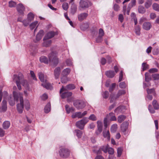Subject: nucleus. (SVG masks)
I'll list each match as a JSON object with an SVG mask.
<instances>
[{"instance_id": "41", "label": "nucleus", "mask_w": 159, "mask_h": 159, "mask_svg": "<svg viewBox=\"0 0 159 159\" xmlns=\"http://www.w3.org/2000/svg\"><path fill=\"white\" fill-rule=\"evenodd\" d=\"M38 24V22L37 21H35L34 22L31 23L30 25V29L32 30L34 29L35 27L37 26Z\"/></svg>"}, {"instance_id": "28", "label": "nucleus", "mask_w": 159, "mask_h": 159, "mask_svg": "<svg viewBox=\"0 0 159 159\" xmlns=\"http://www.w3.org/2000/svg\"><path fill=\"white\" fill-rule=\"evenodd\" d=\"M39 60L41 62L44 63L45 64H48V61L47 57L44 56H42L40 57Z\"/></svg>"}, {"instance_id": "1", "label": "nucleus", "mask_w": 159, "mask_h": 159, "mask_svg": "<svg viewBox=\"0 0 159 159\" xmlns=\"http://www.w3.org/2000/svg\"><path fill=\"white\" fill-rule=\"evenodd\" d=\"M13 79L16 83L19 90L21 89V84L26 88H28V83L26 80L24 79L23 76L21 73H19L18 75H14Z\"/></svg>"}, {"instance_id": "56", "label": "nucleus", "mask_w": 159, "mask_h": 159, "mask_svg": "<svg viewBox=\"0 0 159 159\" xmlns=\"http://www.w3.org/2000/svg\"><path fill=\"white\" fill-rule=\"evenodd\" d=\"M9 7H15L16 5V3L15 2L11 1L9 2Z\"/></svg>"}, {"instance_id": "36", "label": "nucleus", "mask_w": 159, "mask_h": 159, "mask_svg": "<svg viewBox=\"0 0 159 159\" xmlns=\"http://www.w3.org/2000/svg\"><path fill=\"white\" fill-rule=\"evenodd\" d=\"M43 40L44 41V42L43 43V45L45 47H47L49 46L52 43V41L51 40Z\"/></svg>"}, {"instance_id": "48", "label": "nucleus", "mask_w": 159, "mask_h": 159, "mask_svg": "<svg viewBox=\"0 0 159 159\" xmlns=\"http://www.w3.org/2000/svg\"><path fill=\"white\" fill-rule=\"evenodd\" d=\"M68 81V79L66 76H63L61 78V82L62 83H66Z\"/></svg>"}, {"instance_id": "25", "label": "nucleus", "mask_w": 159, "mask_h": 159, "mask_svg": "<svg viewBox=\"0 0 159 159\" xmlns=\"http://www.w3.org/2000/svg\"><path fill=\"white\" fill-rule=\"evenodd\" d=\"M103 135L104 138H106L108 140L110 139V134L109 130H104L103 132Z\"/></svg>"}, {"instance_id": "55", "label": "nucleus", "mask_w": 159, "mask_h": 159, "mask_svg": "<svg viewBox=\"0 0 159 159\" xmlns=\"http://www.w3.org/2000/svg\"><path fill=\"white\" fill-rule=\"evenodd\" d=\"M62 7L65 10H67L68 8V4L67 2H64L62 5Z\"/></svg>"}, {"instance_id": "45", "label": "nucleus", "mask_w": 159, "mask_h": 159, "mask_svg": "<svg viewBox=\"0 0 159 159\" xmlns=\"http://www.w3.org/2000/svg\"><path fill=\"white\" fill-rule=\"evenodd\" d=\"M75 132L76 133V135L78 138L81 137L82 134V132L79 129H76L75 130Z\"/></svg>"}, {"instance_id": "47", "label": "nucleus", "mask_w": 159, "mask_h": 159, "mask_svg": "<svg viewBox=\"0 0 159 159\" xmlns=\"http://www.w3.org/2000/svg\"><path fill=\"white\" fill-rule=\"evenodd\" d=\"M142 70H144L149 68V66L146 63H143L142 64Z\"/></svg>"}, {"instance_id": "46", "label": "nucleus", "mask_w": 159, "mask_h": 159, "mask_svg": "<svg viewBox=\"0 0 159 159\" xmlns=\"http://www.w3.org/2000/svg\"><path fill=\"white\" fill-rule=\"evenodd\" d=\"M147 91L148 94L153 93L154 96H155L156 93L155 92L154 89H147Z\"/></svg>"}, {"instance_id": "43", "label": "nucleus", "mask_w": 159, "mask_h": 159, "mask_svg": "<svg viewBox=\"0 0 159 159\" xmlns=\"http://www.w3.org/2000/svg\"><path fill=\"white\" fill-rule=\"evenodd\" d=\"M135 32L138 35H139L140 34V28L139 25L136 26L135 28Z\"/></svg>"}, {"instance_id": "54", "label": "nucleus", "mask_w": 159, "mask_h": 159, "mask_svg": "<svg viewBox=\"0 0 159 159\" xmlns=\"http://www.w3.org/2000/svg\"><path fill=\"white\" fill-rule=\"evenodd\" d=\"M116 84L115 83H113L112 84L111 86H110L109 88V91L110 92H112V91L114 89Z\"/></svg>"}, {"instance_id": "40", "label": "nucleus", "mask_w": 159, "mask_h": 159, "mask_svg": "<svg viewBox=\"0 0 159 159\" xmlns=\"http://www.w3.org/2000/svg\"><path fill=\"white\" fill-rule=\"evenodd\" d=\"M39 79L42 82H44L45 81L44 74L42 72H40L38 74Z\"/></svg>"}, {"instance_id": "52", "label": "nucleus", "mask_w": 159, "mask_h": 159, "mask_svg": "<svg viewBox=\"0 0 159 159\" xmlns=\"http://www.w3.org/2000/svg\"><path fill=\"white\" fill-rule=\"evenodd\" d=\"M30 21L28 19L24 20L22 21L23 25L25 26H27Z\"/></svg>"}, {"instance_id": "7", "label": "nucleus", "mask_w": 159, "mask_h": 159, "mask_svg": "<svg viewBox=\"0 0 159 159\" xmlns=\"http://www.w3.org/2000/svg\"><path fill=\"white\" fill-rule=\"evenodd\" d=\"M80 7L83 9L89 7L91 5V3L88 1L80 0L79 3Z\"/></svg>"}, {"instance_id": "62", "label": "nucleus", "mask_w": 159, "mask_h": 159, "mask_svg": "<svg viewBox=\"0 0 159 159\" xmlns=\"http://www.w3.org/2000/svg\"><path fill=\"white\" fill-rule=\"evenodd\" d=\"M126 86V84L124 82H120L119 84V86L121 88H125Z\"/></svg>"}, {"instance_id": "22", "label": "nucleus", "mask_w": 159, "mask_h": 159, "mask_svg": "<svg viewBox=\"0 0 159 159\" xmlns=\"http://www.w3.org/2000/svg\"><path fill=\"white\" fill-rule=\"evenodd\" d=\"M43 31L42 30H40L36 36V40L37 41H39L43 35Z\"/></svg>"}, {"instance_id": "10", "label": "nucleus", "mask_w": 159, "mask_h": 159, "mask_svg": "<svg viewBox=\"0 0 159 159\" xmlns=\"http://www.w3.org/2000/svg\"><path fill=\"white\" fill-rule=\"evenodd\" d=\"M97 130L96 131V134L98 135L102 132V123L100 121L98 120L97 122Z\"/></svg>"}, {"instance_id": "51", "label": "nucleus", "mask_w": 159, "mask_h": 159, "mask_svg": "<svg viewBox=\"0 0 159 159\" xmlns=\"http://www.w3.org/2000/svg\"><path fill=\"white\" fill-rule=\"evenodd\" d=\"M102 41V37L101 36H98L96 39V41L97 43H101Z\"/></svg>"}, {"instance_id": "18", "label": "nucleus", "mask_w": 159, "mask_h": 159, "mask_svg": "<svg viewBox=\"0 0 159 159\" xmlns=\"http://www.w3.org/2000/svg\"><path fill=\"white\" fill-rule=\"evenodd\" d=\"M125 107L124 106H119L115 110V112L117 113H123L125 112Z\"/></svg>"}, {"instance_id": "14", "label": "nucleus", "mask_w": 159, "mask_h": 159, "mask_svg": "<svg viewBox=\"0 0 159 159\" xmlns=\"http://www.w3.org/2000/svg\"><path fill=\"white\" fill-rule=\"evenodd\" d=\"M88 14L85 12L80 13L78 15V20L80 21H82L84 20L88 16Z\"/></svg>"}, {"instance_id": "31", "label": "nucleus", "mask_w": 159, "mask_h": 159, "mask_svg": "<svg viewBox=\"0 0 159 159\" xmlns=\"http://www.w3.org/2000/svg\"><path fill=\"white\" fill-rule=\"evenodd\" d=\"M65 108L66 112L68 114L70 112H72L74 111L73 107H70L68 105H66Z\"/></svg>"}, {"instance_id": "3", "label": "nucleus", "mask_w": 159, "mask_h": 159, "mask_svg": "<svg viewBox=\"0 0 159 159\" xmlns=\"http://www.w3.org/2000/svg\"><path fill=\"white\" fill-rule=\"evenodd\" d=\"M60 156L62 158H67L70 155V151L67 148H61L59 151Z\"/></svg>"}, {"instance_id": "32", "label": "nucleus", "mask_w": 159, "mask_h": 159, "mask_svg": "<svg viewBox=\"0 0 159 159\" xmlns=\"http://www.w3.org/2000/svg\"><path fill=\"white\" fill-rule=\"evenodd\" d=\"M71 116L73 118H75L76 117H78L79 118H82V116L81 115V112H76L73 114Z\"/></svg>"}, {"instance_id": "59", "label": "nucleus", "mask_w": 159, "mask_h": 159, "mask_svg": "<svg viewBox=\"0 0 159 159\" xmlns=\"http://www.w3.org/2000/svg\"><path fill=\"white\" fill-rule=\"evenodd\" d=\"M107 152L109 155H113L114 152V150L111 148H109L107 149Z\"/></svg>"}, {"instance_id": "61", "label": "nucleus", "mask_w": 159, "mask_h": 159, "mask_svg": "<svg viewBox=\"0 0 159 159\" xmlns=\"http://www.w3.org/2000/svg\"><path fill=\"white\" fill-rule=\"evenodd\" d=\"M145 81L147 82H148L151 80V78L149 76V73H146L145 74Z\"/></svg>"}, {"instance_id": "29", "label": "nucleus", "mask_w": 159, "mask_h": 159, "mask_svg": "<svg viewBox=\"0 0 159 159\" xmlns=\"http://www.w3.org/2000/svg\"><path fill=\"white\" fill-rule=\"evenodd\" d=\"M51 109V107L50 104L49 103H48L44 107V110L45 112L46 113H48L50 111Z\"/></svg>"}, {"instance_id": "30", "label": "nucleus", "mask_w": 159, "mask_h": 159, "mask_svg": "<svg viewBox=\"0 0 159 159\" xmlns=\"http://www.w3.org/2000/svg\"><path fill=\"white\" fill-rule=\"evenodd\" d=\"M152 105L155 109L158 110L159 109V105L156 100H153Z\"/></svg>"}, {"instance_id": "8", "label": "nucleus", "mask_w": 159, "mask_h": 159, "mask_svg": "<svg viewBox=\"0 0 159 159\" xmlns=\"http://www.w3.org/2000/svg\"><path fill=\"white\" fill-rule=\"evenodd\" d=\"M13 94L15 100L16 101H18L19 99L20 102L23 101L22 94L20 93H18L15 91H14L13 92Z\"/></svg>"}, {"instance_id": "39", "label": "nucleus", "mask_w": 159, "mask_h": 159, "mask_svg": "<svg viewBox=\"0 0 159 159\" xmlns=\"http://www.w3.org/2000/svg\"><path fill=\"white\" fill-rule=\"evenodd\" d=\"M34 18V15L31 12H30L27 15V18L30 22L33 20Z\"/></svg>"}, {"instance_id": "9", "label": "nucleus", "mask_w": 159, "mask_h": 159, "mask_svg": "<svg viewBox=\"0 0 159 159\" xmlns=\"http://www.w3.org/2000/svg\"><path fill=\"white\" fill-rule=\"evenodd\" d=\"M75 85L72 84H70L66 85L65 87L64 88L63 86L60 89V93H61L62 92H63L64 91L67 90H72L75 89Z\"/></svg>"}, {"instance_id": "34", "label": "nucleus", "mask_w": 159, "mask_h": 159, "mask_svg": "<svg viewBox=\"0 0 159 159\" xmlns=\"http://www.w3.org/2000/svg\"><path fill=\"white\" fill-rule=\"evenodd\" d=\"M70 70L69 68L64 69L62 72V74L63 76L68 75L70 72Z\"/></svg>"}, {"instance_id": "37", "label": "nucleus", "mask_w": 159, "mask_h": 159, "mask_svg": "<svg viewBox=\"0 0 159 159\" xmlns=\"http://www.w3.org/2000/svg\"><path fill=\"white\" fill-rule=\"evenodd\" d=\"M136 0H131V2L129 4L128 9L130 10V9L135 5Z\"/></svg>"}, {"instance_id": "2", "label": "nucleus", "mask_w": 159, "mask_h": 159, "mask_svg": "<svg viewBox=\"0 0 159 159\" xmlns=\"http://www.w3.org/2000/svg\"><path fill=\"white\" fill-rule=\"evenodd\" d=\"M49 61L52 63L54 65L56 66L58 63V59L57 58V54L55 52H52L48 55Z\"/></svg>"}, {"instance_id": "26", "label": "nucleus", "mask_w": 159, "mask_h": 159, "mask_svg": "<svg viewBox=\"0 0 159 159\" xmlns=\"http://www.w3.org/2000/svg\"><path fill=\"white\" fill-rule=\"evenodd\" d=\"M89 25L88 23H83L81 24L80 26L81 30H85L87 29L89 27Z\"/></svg>"}, {"instance_id": "58", "label": "nucleus", "mask_w": 159, "mask_h": 159, "mask_svg": "<svg viewBox=\"0 0 159 159\" xmlns=\"http://www.w3.org/2000/svg\"><path fill=\"white\" fill-rule=\"evenodd\" d=\"M89 119L92 121H95L97 120L96 116L94 114H91L89 117Z\"/></svg>"}, {"instance_id": "63", "label": "nucleus", "mask_w": 159, "mask_h": 159, "mask_svg": "<svg viewBox=\"0 0 159 159\" xmlns=\"http://www.w3.org/2000/svg\"><path fill=\"white\" fill-rule=\"evenodd\" d=\"M25 109L26 110H28L30 108V104L28 101H26L25 103Z\"/></svg>"}, {"instance_id": "38", "label": "nucleus", "mask_w": 159, "mask_h": 159, "mask_svg": "<svg viewBox=\"0 0 159 159\" xmlns=\"http://www.w3.org/2000/svg\"><path fill=\"white\" fill-rule=\"evenodd\" d=\"M117 125L116 124H113L111 127V132L113 133L115 132L117 130Z\"/></svg>"}, {"instance_id": "16", "label": "nucleus", "mask_w": 159, "mask_h": 159, "mask_svg": "<svg viewBox=\"0 0 159 159\" xmlns=\"http://www.w3.org/2000/svg\"><path fill=\"white\" fill-rule=\"evenodd\" d=\"M152 25L151 23L148 22H145L143 25V28L146 30H149L152 27Z\"/></svg>"}, {"instance_id": "64", "label": "nucleus", "mask_w": 159, "mask_h": 159, "mask_svg": "<svg viewBox=\"0 0 159 159\" xmlns=\"http://www.w3.org/2000/svg\"><path fill=\"white\" fill-rule=\"evenodd\" d=\"M152 78L154 80H158L159 79V74H154L152 75Z\"/></svg>"}, {"instance_id": "33", "label": "nucleus", "mask_w": 159, "mask_h": 159, "mask_svg": "<svg viewBox=\"0 0 159 159\" xmlns=\"http://www.w3.org/2000/svg\"><path fill=\"white\" fill-rule=\"evenodd\" d=\"M138 12L139 13L144 14L146 12V9L145 8L142 6H140L138 8Z\"/></svg>"}, {"instance_id": "27", "label": "nucleus", "mask_w": 159, "mask_h": 159, "mask_svg": "<svg viewBox=\"0 0 159 159\" xmlns=\"http://www.w3.org/2000/svg\"><path fill=\"white\" fill-rule=\"evenodd\" d=\"M10 125V123L9 121H5L2 124V127L4 129H7L9 127Z\"/></svg>"}, {"instance_id": "57", "label": "nucleus", "mask_w": 159, "mask_h": 159, "mask_svg": "<svg viewBox=\"0 0 159 159\" xmlns=\"http://www.w3.org/2000/svg\"><path fill=\"white\" fill-rule=\"evenodd\" d=\"M101 149L105 153H107V152L108 148L107 146H103L100 147Z\"/></svg>"}, {"instance_id": "4", "label": "nucleus", "mask_w": 159, "mask_h": 159, "mask_svg": "<svg viewBox=\"0 0 159 159\" xmlns=\"http://www.w3.org/2000/svg\"><path fill=\"white\" fill-rule=\"evenodd\" d=\"M74 106L78 110L82 109L85 106L84 102L81 100H77L73 102Z\"/></svg>"}, {"instance_id": "13", "label": "nucleus", "mask_w": 159, "mask_h": 159, "mask_svg": "<svg viewBox=\"0 0 159 159\" xmlns=\"http://www.w3.org/2000/svg\"><path fill=\"white\" fill-rule=\"evenodd\" d=\"M42 85L48 89L52 90L53 89L52 85L48 82L46 79H45V81L42 84Z\"/></svg>"}, {"instance_id": "49", "label": "nucleus", "mask_w": 159, "mask_h": 159, "mask_svg": "<svg viewBox=\"0 0 159 159\" xmlns=\"http://www.w3.org/2000/svg\"><path fill=\"white\" fill-rule=\"evenodd\" d=\"M15 100L13 99L11 97H10L9 98V104L11 106H13L15 104Z\"/></svg>"}, {"instance_id": "23", "label": "nucleus", "mask_w": 159, "mask_h": 159, "mask_svg": "<svg viewBox=\"0 0 159 159\" xmlns=\"http://www.w3.org/2000/svg\"><path fill=\"white\" fill-rule=\"evenodd\" d=\"M71 6L70 12L71 13L74 15L76 12L77 8V6L74 3H73Z\"/></svg>"}, {"instance_id": "12", "label": "nucleus", "mask_w": 159, "mask_h": 159, "mask_svg": "<svg viewBox=\"0 0 159 159\" xmlns=\"http://www.w3.org/2000/svg\"><path fill=\"white\" fill-rule=\"evenodd\" d=\"M16 9L20 15H23L24 14V11L25 7L22 4H19L17 5Z\"/></svg>"}, {"instance_id": "15", "label": "nucleus", "mask_w": 159, "mask_h": 159, "mask_svg": "<svg viewBox=\"0 0 159 159\" xmlns=\"http://www.w3.org/2000/svg\"><path fill=\"white\" fill-rule=\"evenodd\" d=\"M24 108L23 101L20 102V103L17 105V109L18 112L20 113H21L23 112Z\"/></svg>"}, {"instance_id": "20", "label": "nucleus", "mask_w": 159, "mask_h": 159, "mask_svg": "<svg viewBox=\"0 0 159 159\" xmlns=\"http://www.w3.org/2000/svg\"><path fill=\"white\" fill-rule=\"evenodd\" d=\"M72 92L69 91H66L62 93L61 95V97L62 98H64L71 96L72 95Z\"/></svg>"}, {"instance_id": "11", "label": "nucleus", "mask_w": 159, "mask_h": 159, "mask_svg": "<svg viewBox=\"0 0 159 159\" xmlns=\"http://www.w3.org/2000/svg\"><path fill=\"white\" fill-rule=\"evenodd\" d=\"M56 33L53 31H51L47 33L44 37L43 40H47L53 37L56 34Z\"/></svg>"}, {"instance_id": "17", "label": "nucleus", "mask_w": 159, "mask_h": 159, "mask_svg": "<svg viewBox=\"0 0 159 159\" xmlns=\"http://www.w3.org/2000/svg\"><path fill=\"white\" fill-rule=\"evenodd\" d=\"M128 123L125 121L121 125V130L123 132H125L128 128Z\"/></svg>"}, {"instance_id": "5", "label": "nucleus", "mask_w": 159, "mask_h": 159, "mask_svg": "<svg viewBox=\"0 0 159 159\" xmlns=\"http://www.w3.org/2000/svg\"><path fill=\"white\" fill-rule=\"evenodd\" d=\"M88 121L87 118H84L77 122L76 123V125L80 129H83L84 128L85 125L88 122Z\"/></svg>"}, {"instance_id": "21", "label": "nucleus", "mask_w": 159, "mask_h": 159, "mask_svg": "<svg viewBox=\"0 0 159 159\" xmlns=\"http://www.w3.org/2000/svg\"><path fill=\"white\" fill-rule=\"evenodd\" d=\"M61 68L60 67H57L54 70V74L55 78H58L60 73Z\"/></svg>"}, {"instance_id": "44", "label": "nucleus", "mask_w": 159, "mask_h": 159, "mask_svg": "<svg viewBox=\"0 0 159 159\" xmlns=\"http://www.w3.org/2000/svg\"><path fill=\"white\" fill-rule=\"evenodd\" d=\"M152 0H148L147 2H145V7L146 8L148 9L151 7L152 4Z\"/></svg>"}, {"instance_id": "60", "label": "nucleus", "mask_w": 159, "mask_h": 159, "mask_svg": "<svg viewBox=\"0 0 159 159\" xmlns=\"http://www.w3.org/2000/svg\"><path fill=\"white\" fill-rule=\"evenodd\" d=\"M102 96L105 99L107 98L109 96L108 92L107 91L103 92L102 93Z\"/></svg>"}, {"instance_id": "19", "label": "nucleus", "mask_w": 159, "mask_h": 159, "mask_svg": "<svg viewBox=\"0 0 159 159\" xmlns=\"http://www.w3.org/2000/svg\"><path fill=\"white\" fill-rule=\"evenodd\" d=\"M7 101L5 100H3L2 102V107L0 108L1 110L0 111L1 112H5L7 110Z\"/></svg>"}, {"instance_id": "6", "label": "nucleus", "mask_w": 159, "mask_h": 159, "mask_svg": "<svg viewBox=\"0 0 159 159\" xmlns=\"http://www.w3.org/2000/svg\"><path fill=\"white\" fill-rule=\"evenodd\" d=\"M125 93V91L124 90H119L116 97H114L113 95H111V100L110 102L112 103L117 98H119L120 96L124 95Z\"/></svg>"}, {"instance_id": "24", "label": "nucleus", "mask_w": 159, "mask_h": 159, "mask_svg": "<svg viewBox=\"0 0 159 159\" xmlns=\"http://www.w3.org/2000/svg\"><path fill=\"white\" fill-rule=\"evenodd\" d=\"M105 74L107 76L110 78H113L116 74L114 71L112 70L107 71Z\"/></svg>"}, {"instance_id": "42", "label": "nucleus", "mask_w": 159, "mask_h": 159, "mask_svg": "<svg viewBox=\"0 0 159 159\" xmlns=\"http://www.w3.org/2000/svg\"><path fill=\"white\" fill-rule=\"evenodd\" d=\"M153 9L157 11H159V4L157 3H154L152 5Z\"/></svg>"}, {"instance_id": "50", "label": "nucleus", "mask_w": 159, "mask_h": 159, "mask_svg": "<svg viewBox=\"0 0 159 159\" xmlns=\"http://www.w3.org/2000/svg\"><path fill=\"white\" fill-rule=\"evenodd\" d=\"M123 151V149L121 148H119L117 149V157H120L122 154Z\"/></svg>"}, {"instance_id": "35", "label": "nucleus", "mask_w": 159, "mask_h": 159, "mask_svg": "<svg viewBox=\"0 0 159 159\" xmlns=\"http://www.w3.org/2000/svg\"><path fill=\"white\" fill-rule=\"evenodd\" d=\"M126 116L124 115L119 116L117 118L118 121L119 123H121L126 118Z\"/></svg>"}, {"instance_id": "53", "label": "nucleus", "mask_w": 159, "mask_h": 159, "mask_svg": "<svg viewBox=\"0 0 159 159\" xmlns=\"http://www.w3.org/2000/svg\"><path fill=\"white\" fill-rule=\"evenodd\" d=\"M109 116L111 117V120H116V116L114 115L113 113L111 112L109 113Z\"/></svg>"}]
</instances>
